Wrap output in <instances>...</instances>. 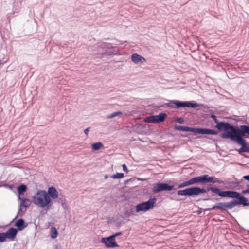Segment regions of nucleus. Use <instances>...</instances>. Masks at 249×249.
Wrapping results in <instances>:
<instances>
[{
  "label": "nucleus",
  "mask_w": 249,
  "mask_h": 249,
  "mask_svg": "<svg viewBox=\"0 0 249 249\" xmlns=\"http://www.w3.org/2000/svg\"><path fill=\"white\" fill-rule=\"evenodd\" d=\"M219 130L224 129V132L221 134L223 138H230L240 145H244L246 152L249 153V144H247L243 137L249 136V126L241 125L240 127H235L228 123H221L218 124Z\"/></svg>",
  "instance_id": "f257e3e1"
},
{
  "label": "nucleus",
  "mask_w": 249,
  "mask_h": 249,
  "mask_svg": "<svg viewBox=\"0 0 249 249\" xmlns=\"http://www.w3.org/2000/svg\"><path fill=\"white\" fill-rule=\"evenodd\" d=\"M175 129L177 130L182 131L184 132H192L198 134H212L215 135L217 132L212 129L205 128H196L189 127L188 126H176Z\"/></svg>",
  "instance_id": "f03ea898"
},
{
  "label": "nucleus",
  "mask_w": 249,
  "mask_h": 249,
  "mask_svg": "<svg viewBox=\"0 0 249 249\" xmlns=\"http://www.w3.org/2000/svg\"><path fill=\"white\" fill-rule=\"evenodd\" d=\"M33 202L41 207L47 205V192L45 191L40 190L34 196Z\"/></svg>",
  "instance_id": "7ed1b4c3"
},
{
  "label": "nucleus",
  "mask_w": 249,
  "mask_h": 249,
  "mask_svg": "<svg viewBox=\"0 0 249 249\" xmlns=\"http://www.w3.org/2000/svg\"><path fill=\"white\" fill-rule=\"evenodd\" d=\"M167 106L171 108H180V107H192L195 108L199 107V105L196 103L192 102H181L178 100H174L167 104Z\"/></svg>",
  "instance_id": "20e7f679"
},
{
  "label": "nucleus",
  "mask_w": 249,
  "mask_h": 249,
  "mask_svg": "<svg viewBox=\"0 0 249 249\" xmlns=\"http://www.w3.org/2000/svg\"><path fill=\"white\" fill-rule=\"evenodd\" d=\"M206 192L204 188H200L197 187L188 188L184 190H180L178 191V195L180 196H193L198 195L201 193Z\"/></svg>",
  "instance_id": "39448f33"
},
{
  "label": "nucleus",
  "mask_w": 249,
  "mask_h": 249,
  "mask_svg": "<svg viewBox=\"0 0 249 249\" xmlns=\"http://www.w3.org/2000/svg\"><path fill=\"white\" fill-rule=\"evenodd\" d=\"M193 184L196 183L204 184L207 182L214 183L217 181L213 177H210L208 175L205 174L202 176H198L192 178Z\"/></svg>",
  "instance_id": "423d86ee"
},
{
  "label": "nucleus",
  "mask_w": 249,
  "mask_h": 249,
  "mask_svg": "<svg viewBox=\"0 0 249 249\" xmlns=\"http://www.w3.org/2000/svg\"><path fill=\"white\" fill-rule=\"evenodd\" d=\"M156 199H149L148 201L145 202L140 203L136 206V212L146 211L154 207L156 203Z\"/></svg>",
  "instance_id": "0eeeda50"
},
{
  "label": "nucleus",
  "mask_w": 249,
  "mask_h": 249,
  "mask_svg": "<svg viewBox=\"0 0 249 249\" xmlns=\"http://www.w3.org/2000/svg\"><path fill=\"white\" fill-rule=\"evenodd\" d=\"M236 206H237L236 200H233L229 202L218 203L215 205L211 208V209L213 210L217 208L223 210H226L227 209H232Z\"/></svg>",
  "instance_id": "6e6552de"
},
{
  "label": "nucleus",
  "mask_w": 249,
  "mask_h": 249,
  "mask_svg": "<svg viewBox=\"0 0 249 249\" xmlns=\"http://www.w3.org/2000/svg\"><path fill=\"white\" fill-rule=\"evenodd\" d=\"M173 188V186H170L168 184L157 183L154 184L152 192L154 193H157L161 191H171Z\"/></svg>",
  "instance_id": "1a4fd4ad"
},
{
  "label": "nucleus",
  "mask_w": 249,
  "mask_h": 249,
  "mask_svg": "<svg viewBox=\"0 0 249 249\" xmlns=\"http://www.w3.org/2000/svg\"><path fill=\"white\" fill-rule=\"evenodd\" d=\"M166 117V114L164 113H161L158 115L151 116L147 117L145 121L147 123H157L163 122Z\"/></svg>",
  "instance_id": "9d476101"
},
{
  "label": "nucleus",
  "mask_w": 249,
  "mask_h": 249,
  "mask_svg": "<svg viewBox=\"0 0 249 249\" xmlns=\"http://www.w3.org/2000/svg\"><path fill=\"white\" fill-rule=\"evenodd\" d=\"M59 193L54 187H49L48 189V208L51 205V199H56L58 197Z\"/></svg>",
  "instance_id": "9b49d317"
},
{
  "label": "nucleus",
  "mask_w": 249,
  "mask_h": 249,
  "mask_svg": "<svg viewBox=\"0 0 249 249\" xmlns=\"http://www.w3.org/2000/svg\"><path fill=\"white\" fill-rule=\"evenodd\" d=\"M101 242L105 244L106 247L107 248H113L119 246V245L116 242L115 239L113 238H110V236L109 237L103 238L101 240Z\"/></svg>",
  "instance_id": "f8f14e48"
},
{
  "label": "nucleus",
  "mask_w": 249,
  "mask_h": 249,
  "mask_svg": "<svg viewBox=\"0 0 249 249\" xmlns=\"http://www.w3.org/2000/svg\"><path fill=\"white\" fill-rule=\"evenodd\" d=\"M221 195L224 197L237 198L238 201H239V198L242 196L238 192L233 191H223Z\"/></svg>",
  "instance_id": "ddd939ff"
},
{
  "label": "nucleus",
  "mask_w": 249,
  "mask_h": 249,
  "mask_svg": "<svg viewBox=\"0 0 249 249\" xmlns=\"http://www.w3.org/2000/svg\"><path fill=\"white\" fill-rule=\"evenodd\" d=\"M17 229L14 228H11L5 233L7 238L13 240L17 234Z\"/></svg>",
  "instance_id": "4468645a"
},
{
  "label": "nucleus",
  "mask_w": 249,
  "mask_h": 249,
  "mask_svg": "<svg viewBox=\"0 0 249 249\" xmlns=\"http://www.w3.org/2000/svg\"><path fill=\"white\" fill-rule=\"evenodd\" d=\"M131 60L135 64L139 63H143L146 61L145 58L137 53L132 54L131 55Z\"/></svg>",
  "instance_id": "2eb2a0df"
},
{
  "label": "nucleus",
  "mask_w": 249,
  "mask_h": 249,
  "mask_svg": "<svg viewBox=\"0 0 249 249\" xmlns=\"http://www.w3.org/2000/svg\"><path fill=\"white\" fill-rule=\"evenodd\" d=\"M15 226L18 228V229L20 231L22 230L26 227V225H25V222L23 219H19L17 221Z\"/></svg>",
  "instance_id": "dca6fc26"
},
{
  "label": "nucleus",
  "mask_w": 249,
  "mask_h": 249,
  "mask_svg": "<svg viewBox=\"0 0 249 249\" xmlns=\"http://www.w3.org/2000/svg\"><path fill=\"white\" fill-rule=\"evenodd\" d=\"M50 232L52 238L55 239L57 237L58 232L55 227L52 226Z\"/></svg>",
  "instance_id": "f3484780"
},
{
  "label": "nucleus",
  "mask_w": 249,
  "mask_h": 249,
  "mask_svg": "<svg viewBox=\"0 0 249 249\" xmlns=\"http://www.w3.org/2000/svg\"><path fill=\"white\" fill-rule=\"evenodd\" d=\"M236 204L237 205L243 204L244 206H249V202L247 203V199L246 198L244 197V196H241L239 198V201L236 200Z\"/></svg>",
  "instance_id": "a211bd4d"
},
{
  "label": "nucleus",
  "mask_w": 249,
  "mask_h": 249,
  "mask_svg": "<svg viewBox=\"0 0 249 249\" xmlns=\"http://www.w3.org/2000/svg\"><path fill=\"white\" fill-rule=\"evenodd\" d=\"M91 146L93 151H97L103 148L104 145L101 142H98L93 143Z\"/></svg>",
  "instance_id": "6ab92c4d"
},
{
  "label": "nucleus",
  "mask_w": 249,
  "mask_h": 249,
  "mask_svg": "<svg viewBox=\"0 0 249 249\" xmlns=\"http://www.w3.org/2000/svg\"><path fill=\"white\" fill-rule=\"evenodd\" d=\"M31 204V201L27 198L22 199L21 200V202L20 204L21 207H23L25 208L28 207Z\"/></svg>",
  "instance_id": "aec40b11"
},
{
  "label": "nucleus",
  "mask_w": 249,
  "mask_h": 249,
  "mask_svg": "<svg viewBox=\"0 0 249 249\" xmlns=\"http://www.w3.org/2000/svg\"><path fill=\"white\" fill-rule=\"evenodd\" d=\"M27 190V187L26 185H20L18 188V192L19 193V196H18V198L19 199H21V198H20V195L22 194L24 192H25Z\"/></svg>",
  "instance_id": "412c9836"
},
{
  "label": "nucleus",
  "mask_w": 249,
  "mask_h": 249,
  "mask_svg": "<svg viewBox=\"0 0 249 249\" xmlns=\"http://www.w3.org/2000/svg\"><path fill=\"white\" fill-rule=\"evenodd\" d=\"M208 190H211L213 193L218 194L220 196L223 197V196H222V193L223 191H221L219 189L216 188V187H211L208 189Z\"/></svg>",
  "instance_id": "4be33fe9"
},
{
  "label": "nucleus",
  "mask_w": 249,
  "mask_h": 249,
  "mask_svg": "<svg viewBox=\"0 0 249 249\" xmlns=\"http://www.w3.org/2000/svg\"><path fill=\"white\" fill-rule=\"evenodd\" d=\"M193 185V182L192 180V178L189 179L188 181L182 182V183L179 184L178 188H182L187 186Z\"/></svg>",
  "instance_id": "5701e85b"
},
{
  "label": "nucleus",
  "mask_w": 249,
  "mask_h": 249,
  "mask_svg": "<svg viewBox=\"0 0 249 249\" xmlns=\"http://www.w3.org/2000/svg\"><path fill=\"white\" fill-rule=\"evenodd\" d=\"M124 177V174L121 173H117L111 176V178L113 179L122 178Z\"/></svg>",
  "instance_id": "b1692460"
},
{
  "label": "nucleus",
  "mask_w": 249,
  "mask_h": 249,
  "mask_svg": "<svg viewBox=\"0 0 249 249\" xmlns=\"http://www.w3.org/2000/svg\"><path fill=\"white\" fill-rule=\"evenodd\" d=\"M122 112H121L120 111H118V112H114V113H112V114H110L109 115L107 116V118L111 119V118L115 117H116L117 116H118V115H122Z\"/></svg>",
  "instance_id": "393cba45"
},
{
  "label": "nucleus",
  "mask_w": 249,
  "mask_h": 249,
  "mask_svg": "<svg viewBox=\"0 0 249 249\" xmlns=\"http://www.w3.org/2000/svg\"><path fill=\"white\" fill-rule=\"evenodd\" d=\"M6 236L5 233H0V242H2L6 240Z\"/></svg>",
  "instance_id": "a878e982"
},
{
  "label": "nucleus",
  "mask_w": 249,
  "mask_h": 249,
  "mask_svg": "<svg viewBox=\"0 0 249 249\" xmlns=\"http://www.w3.org/2000/svg\"><path fill=\"white\" fill-rule=\"evenodd\" d=\"M211 117L214 120V121L216 123H217L216 127L217 128L218 124H219V123H221V122H218V121H217L216 117L215 115H212L211 116Z\"/></svg>",
  "instance_id": "bb28decb"
},
{
  "label": "nucleus",
  "mask_w": 249,
  "mask_h": 249,
  "mask_svg": "<svg viewBox=\"0 0 249 249\" xmlns=\"http://www.w3.org/2000/svg\"><path fill=\"white\" fill-rule=\"evenodd\" d=\"M242 147L238 150L239 153L241 154L242 152H245V147L244 146V145H241Z\"/></svg>",
  "instance_id": "cd10ccee"
},
{
  "label": "nucleus",
  "mask_w": 249,
  "mask_h": 249,
  "mask_svg": "<svg viewBox=\"0 0 249 249\" xmlns=\"http://www.w3.org/2000/svg\"><path fill=\"white\" fill-rule=\"evenodd\" d=\"M121 232H117L111 236H110V238H113V239H115V237H116L117 236H119V235H121Z\"/></svg>",
  "instance_id": "c85d7f7f"
},
{
  "label": "nucleus",
  "mask_w": 249,
  "mask_h": 249,
  "mask_svg": "<svg viewBox=\"0 0 249 249\" xmlns=\"http://www.w3.org/2000/svg\"><path fill=\"white\" fill-rule=\"evenodd\" d=\"M177 121L180 124H182L184 122V120L182 118L180 117V118H177Z\"/></svg>",
  "instance_id": "c756f323"
},
{
  "label": "nucleus",
  "mask_w": 249,
  "mask_h": 249,
  "mask_svg": "<svg viewBox=\"0 0 249 249\" xmlns=\"http://www.w3.org/2000/svg\"><path fill=\"white\" fill-rule=\"evenodd\" d=\"M242 193L244 194L247 193L249 194V186H248V188L247 189L243 190Z\"/></svg>",
  "instance_id": "7c9ffc66"
},
{
  "label": "nucleus",
  "mask_w": 249,
  "mask_h": 249,
  "mask_svg": "<svg viewBox=\"0 0 249 249\" xmlns=\"http://www.w3.org/2000/svg\"><path fill=\"white\" fill-rule=\"evenodd\" d=\"M122 166H123V170L124 171L126 172V173H128V170L127 169L126 165L125 164H123Z\"/></svg>",
  "instance_id": "2f4dec72"
},
{
  "label": "nucleus",
  "mask_w": 249,
  "mask_h": 249,
  "mask_svg": "<svg viewBox=\"0 0 249 249\" xmlns=\"http://www.w3.org/2000/svg\"><path fill=\"white\" fill-rule=\"evenodd\" d=\"M89 129H90V127H88V128H86V129H85L84 133L86 135H88V133L89 131Z\"/></svg>",
  "instance_id": "473e14b6"
},
{
  "label": "nucleus",
  "mask_w": 249,
  "mask_h": 249,
  "mask_svg": "<svg viewBox=\"0 0 249 249\" xmlns=\"http://www.w3.org/2000/svg\"><path fill=\"white\" fill-rule=\"evenodd\" d=\"M243 178L249 181V175H246L243 177Z\"/></svg>",
  "instance_id": "72a5a7b5"
}]
</instances>
